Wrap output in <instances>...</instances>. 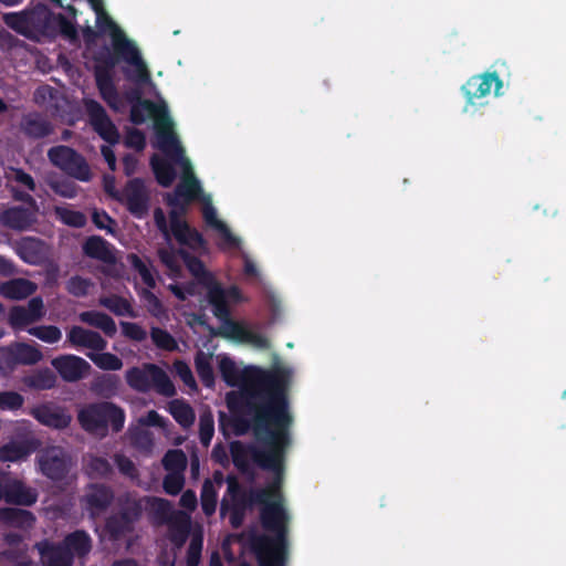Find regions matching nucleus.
<instances>
[{"mask_svg": "<svg viewBox=\"0 0 566 566\" xmlns=\"http://www.w3.org/2000/svg\"><path fill=\"white\" fill-rule=\"evenodd\" d=\"M150 337L155 346L159 349L174 352L178 348L176 339L166 329L153 326L150 329Z\"/></svg>", "mask_w": 566, "mask_h": 566, "instance_id": "nucleus-49", "label": "nucleus"}, {"mask_svg": "<svg viewBox=\"0 0 566 566\" xmlns=\"http://www.w3.org/2000/svg\"><path fill=\"white\" fill-rule=\"evenodd\" d=\"M40 470L48 479L60 482L64 480L71 469V459L61 447H49L38 454Z\"/></svg>", "mask_w": 566, "mask_h": 566, "instance_id": "nucleus-16", "label": "nucleus"}, {"mask_svg": "<svg viewBox=\"0 0 566 566\" xmlns=\"http://www.w3.org/2000/svg\"><path fill=\"white\" fill-rule=\"evenodd\" d=\"M119 377L114 374H104L97 377L92 384V390L103 398L115 396L119 389Z\"/></svg>", "mask_w": 566, "mask_h": 566, "instance_id": "nucleus-38", "label": "nucleus"}, {"mask_svg": "<svg viewBox=\"0 0 566 566\" xmlns=\"http://www.w3.org/2000/svg\"><path fill=\"white\" fill-rule=\"evenodd\" d=\"M125 419L124 409L111 401L88 403L77 415V420L86 432L101 437H106L109 428L114 433L120 432Z\"/></svg>", "mask_w": 566, "mask_h": 566, "instance_id": "nucleus-5", "label": "nucleus"}, {"mask_svg": "<svg viewBox=\"0 0 566 566\" xmlns=\"http://www.w3.org/2000/svg\"><path fill=\"white\" fill-rule=\"evenodd\" d=\"M143 500H127L119 509L118 513L126 517L128 524L135 528V523L138 522L143 515Z\"/></svg>", "mask_w": 566, "mask_h": 566, "instance_id": "nucleus-53", "label": "nucleus"}, {"mask_svg": "<svg viewBox=\"0 0 566 566\" xmlns=\"http://www.w3.org/2000/svg\"><path fill=\"white\" fill-rule=\"evenodd\" d=\"M92 222L97 229L106 230L107 233L115 232L116 221L105 210L95 209L92 213Z\"/></svg>", "mask_w": 566, "mask_h": 566, "instance_id": "nucleus-63", "label": "nucleus"}, {"mask_svg": "<svg viewBox=\"0 0 566 566\" xmlns=\"http://www.w3.org/2000/svg\"><path fill=\"white\" fill-rule=\"evenodd\" d=\"M8 321L13 329H20L33 323L25 307L21 305H14L10 308Z\"/></svg>", "mask_w": 566, "mask_h": 566, "instance_id": "nucleus-57", "label": "nucleus"}, {"mask_svg": "<svg viewBox=\"0 0 566 566\" xmlns=\"http://www.w3.org/2000/svg\"><path fill=\"white\" fill-rule=\"evenodd\" d=\"M95 82L101 97L113 109H117L119 95L113 80V70L118 57L111 52L101 53L95 57Z\"/></svg>", "mask_w": 566, "mask_h": 566, "instance_id": "nucleus-12", "label": "nucleus"}, {"mask_svg": "<svg viewBox=\"0 0 566 566\" xmlns=\"http://www.w3.org/2000/svg\"><path fill=\"white\" fill-rule=\"evenodd\" d=\"M67 340L72 346L84 347L96 352H102L107 347V342L99 333L85 329L81 326H73L69 331Z\"/></svg>", "mask_w": 566, "mask_h": 566, "instance_id": "nucleus-24", "label": "nucleus"}, {"mask_svg": "<svg viewBox=\"0 0 566 566\" xmlns=\"http://www.w3.org/2000/svg\"><path fill=\"white\" fill-rule=\"evenodd\" d=\"M72 559L86 557L92 551V538L84 530L69 533L62 541Z\"/></svg>", "mask_w": 566, "mask_h": 566, "instance_id": "nucleus-29", "label": "nucleus"}, {"mask_svg": "<svg viewBox=\"0 0 566 566\" xmlns=\"http://www.w3.org/2000/svg\"><path fill=\"white\" fill-rule=\"evenodd\" d=\"M24 403V398L17 391H0V409L1 410H18Z\"/></svg>", "mask_w": 566, "mask_h": 566, "instance_id": "nucleus-61", "label": "nucleus"}, {"mask_svg": "<svg viewBox=\"0 0 566 566\" xmlns=\"http://www.w3.org/2000/svg\"><path fill=\"white\" fill-rule=\"evenodd\" d=\"M222 297L221 290L214 289L211 292L210 305L212 306V313L222 322V326L218 329H212L211 334L242 343L248 327L245 324L231 318L229 304H224Z\"/></svg>", "mask_w": 566, "mask_h": 566, "instance_id": "nucleus-14", "label": "nucleus"}, {"mask_svg": "<svg viewBox=\"0 0 566 566\" xmlns=\"http://www.w3.org/2000/svg\"><path fill=\"white\" fill-rule=\"evenodd\" d=\"M200 501L202 512L207 516H210L216 512L218 493L213 486V483L209 479L205 480L202 483Z\"/></svg>", "mask_w": 566, "mask_h": 566, "instance_id": "nucleus-45", "label": "nucleus"}, {"mask_svg": "<svg viewBox=\"0 0 566 566\" xmlns=\"http://www.w3.org/2000/svg\"><path fill=\"white\" fill-rule=\"evenodd\" d=\"M114 500L113 490L105 484H91L83 497L92 515L106 511Z\"/></svg>", "mask_w": 566, "mask_h": 566, "instance_id": "nucleus-21", "label": "nucleus"}, {"mask_svg": "<svg viewBox=\"0 0 566 566\" xmlns=\"http://www.w3.org/2000/svg\"><path fill=\"white\" fill-rule=\"evenodd\" d=\"M22 384L32 390H49L56 385V375L49 367L32 370L22 377Z\"/></svg>", "mask_w": 566, "mask_h": 566, "instance_id": "nucleus-32", "label": "nucleus"}, {"mask_svg": "<svg viewBox=\"0 0 566 566\" xmlns=\"http://www.w3.org/2000/svg\"><path fill=\"white\" fill-rule=\"evenodd\" d=\"M78 317L81 322L102 329L103 333L108 337H113L117 332L114 319L106 313L98 311H86L82 312Z\"/></svg>", "mask_w": 566, "mask_h": 566, "instance_id": "nucleus-34", "label": "nucleus"}, {"mask_svg": "<svg viewBox=\"0 0 566 566\" xmlns=\"http://www.w3.org/2000/svg\"><path fill=\"white\" fill-rule=\"evenodd\" d=\"M21 129L29 138L41 139L51 135L54 127L43 115L31 113L22 118Z\"/></svg>", "mask_w": 566, "mask_h": 566, "instance_id": "nucleus-28", "label": "nucleus"}, {"mask_svg": "<svg viewBox=\"0 0 566 566\" xmlns=\"http://www.w3.org/2000/svg\"><path fill=\"white\" fill-rule=\"evenodd\" d=\"M87 470L94 478H109L113 474V465L103 457H92L87 463Z\"/></svg>", "mask_w": 566, "mask_h": 566, "instance_id": "nucleus-52", "label": "nucleus"}, {"mask_svg": "<svg viewBox=\"0 0 566 566\" xmlns=\"http://www.w3.org/2000/svg\"><path fill=\"white\" fill-rule=\"evenodd\" d=\"M203 537L201 534H195L188 546L186 564L187 566H198L201 558Z\"/></svg>", "mask_w": 566, "mask_h": 566, "instance_id": "nucleus-59", "label": "nucleus"}, {"mask_svg": "<svg viewBox=\"0 0 566 566\" xmlns=\"http://www.w3.org/2000/svg\"><path fill=\"white\" fill-rule=\"evenodd\" d=\"M229 424L233 427V431L237 436H243L249 429H252V419L248 420L243 417H237L230 420L224 412H219V429L224 436H228L227 427Z\"/></svg>", "mask_w": 566, "mask_h": 566, "instance_id": "nucleus-46", "label": "nucleus"}, {"mask_svg": "<svg viewBox=\"0 0 566 566\" xmlns=\"http://www.w3.org/2000/svg\"><path fill=\"white\" fill-rule=\"evenodd\" d=\"M105 528L113 539H119L134 531V527L128 524L126 517H123L118 512L106 518Z\"/></svg>", "mask_w": 566, "mask_h": 566, "instance_id": "nucleus-43", "label": "nucleus"}, {"mask_svg": "<svg viewBox=\"0 0 566 566\" xmlns=\"http://www.w3.org/2000/svg\"><path fill=\"white\" fill-rule=\"evenodd\" d=\"M226 481L228 488L220 503L221 516L228 514L229 507L249 510L255 504L265 503L274 495L281 483L276 480L275 484L270 488H250L245 490L235 475L229 474Z\"/></svg>", "mask_w": 566, "mask_h": 566, "instance_id": "nucleus-7", "label": "nucleus"}, {"mask_svg": "<svg viewBox=\"0 0 566 566\" xmlns=\"http://www.w3.org/2000/svg\"><path fill=\"white\" fill-rule=\"evenodd\" d=\"M31 415L42 424L54 429H64L71 422V416L63 409L50 405L34 407Z\"/></svg>", "mask_w": 566, "mask_h": 566, "instance_id": "nucleus-25", "label": "nucleus"}, {"mask_svg": "<svg viewBox=\"0 0 566 566\" xmlns=\"http://www.w3.org/2000/svg\"><path fill=\"white\" fill-rule=\"evenodd\" d=\"M172 234L181 245H187L190 249L196 250L206 247V240L202 234L196 228H191L188 222L187 229L180 228Z\"/></svg>", "mask_w": 566, "mask_h": 566, "instance_id": "nucleus-42", "label": "nucleus"}, {"mask_svg": "<svg viewBox=\"0 0 566 566\" xmlns=\"http://www.w3.org/2000/svg\"><path fill=\"white\" fill-rule=\"evenodd\" d=\"M175 161L182 164L185 168V175L181 181L176 186L174 193H176L177 197L186 198L192 202L200 199L202 197V188L199 180L192 172L189 160L182 155V158Z\"/></svg>", "mask_w": 566, "mask_h": 566, "instance_id": "nucleus-23", "label": "nucleus"}, {"mask_svg": "<svg viewBox=\"0 0 566 566\" xmlns=\"http://www.w3.org/2000/svg\"><path fill=\"white\" fill-rule=\"evenodd\" d=\"M91 285L90 279L74 275L66 282V291L75 297H85L90 292Z\"/></svg>", "mask_w": 566, "mask_h": 566, "instance_id": "nucleus-56", "label": "nucleus"}, {"mask_svg": "<svg viewBox=\"0 0 566 566\" xmlns=\"http://www.w3.org/2000/svg\"><path fill=\"white\" fill-rule=\"evenodd\" d=\"M163 465L167 471L184 472L187 467V457L180 449L168 450L163 458Z\"/></svg>", "mask_w": 566, "mask_h": 566, "instance_id": "nucleus-48", "label": "nucleus"}, {"mask_svg": "<svg viewBox=\"0 0 566 566\" xmlns=\"http://www.w3.org/2000/svg\"><path fill=\"white\" fill-rule=\"evenodd\" d=\"M126 381L135 390L145 392L151 386L165 397H172L176 394L174 382L167 373L155 364H148L145 369L132 367L126 371Z\"/></svg>", "mask_w": 566, "mask_h": 566, "instance_id": "nucleus-10", "label": "nucleus"}, {"mask_svg": "<svg viewBox=\"0 0 566 566\" xmlns=\"http://www.w3.org/2000/svg\"><path fill=\"white\" fill-rule=\"evenodd\" d=\"M128 437L130 443L139 449H150L153 446L151 433L140 427L129 428Z\"/></svg>", "mask_w": 566, "mask_h": 566, "instance_id": "nucleus-58", "label": "nucleus"}, {"mask_svg": "<svg viewBox=\"0 0 566 566\" xmlns=\"http://www.w3.org/2000/svg\"><path fill=\"white\" fill-rule=\"evenodd\" d=\"M185 485L182 472H170L166 474L163 481L164 491L169 495H178Z\"/></svg>", "mask_w": 566, "mask_h": 566, "instance_id": "nucleus-60", "label": "nucleus"}, {"mask_svg": "<svg viewBox=\"0 0 566 566\" xmlns=\"http://www.w3.org/2000/svg\"><path fill=\"white\" fill-rule=\"evenodd\" d=\"M493 85L494 93L499 96L503 82L496 72H485L471 76L461 87V92L465 97L464 111L468 112L469 107L480 105L478 101L489 95Z\"/></svg>", "mask_w": 566, "mask_h": 566, "instance_id": "nucleus-15", "label": "nucleus"}, {"mask_svg": "<svg viewBox=\"0 0 566 566\" xmlns=\"http://www.w3.org/2000/svg\"><path fill=\"white\" fill-rule=\"evenodd\" d=\"M87 357L101 369L115 371L123 367V360L112 353H87Z\"/></svg>", "mask_w": 566, "mask_h": 566, "instance_id": "nucleus-47", "label": "nucleus"}, {"mask_svg": "<svg viewBox=\"0 0 566 566\" xmlns=\"http://www.w3.org/2000/svg\"><path fill=\"white\" fill-rule=\"evenodd\" d=\"M252 416V431L258 442L263 447L245 446L235 440L230 443V453L234 467L242 473L249 471V459L259 468L272 471L276 474L277 482L281 481L286 451L291 444V427L293 416L287 408V420L281 424L268 420L263 430L258 431L255 424V413H245Z\"/></svg>", "mask_w": 566, "mask_h": 566, "instance_id": "nucleus-2", "label": "nucleus"}, {"mask_svg": "<svg viewBox=\"0 0 566 566\" xmlns=\"http://www.w3.org/2000/svg\"><path fill=\"white\" fill-rule=\"evenodd\" d=\"M178 255L182 259L186 268L197 280V282L208 290L209 286L213 283L214 276L212 273L207 271L205 263L198 256L192 255L185 249H179Z\"/></svg>", "mask_w": 566, "mask_h": 566, "instance_id": "nucleus-30", "label": "nucleus"}, {"mask_svg": "<svg viewBox=\"0 0 566 566\" xmlns=\"http://www.w3.org/2000/svg\"><path fill=\"white\" fill-rule=\"evenodd\" d=\"M84 106L88 116V122L94 132L109 144L101 147V154L109 170L114 171L116 169V156L111 145H115L119 142L118 129L101 103L95 99H84Z\"/></svg>", "mask_w": 566, "mask_h": 566, "instance_id": "nucleus-8", "label": "nucleus"}, {"mask_svg": "<svg viewBox=\"0 0 566 566\" xmlns=\"http://www.w3.org/2000/svg\"><path fill=\"white\" fill-rule=\"evenodd\" d=\"M143 501L146 503V510L154 515L160 523L169 521L172 506L171 503L163 497L145 496Z\"/></svg>", "mask_w": 566, "mask_h": 566, "instance_id": "nucleus-39", "label": "nucleus"}, {"mask_svg": "<svg viewBox=\"0 0 566 566\" xmlns=\"http://www.w3.org/2000/svg\"><path fill=\"white\" fill-rule=\"evenodd\" d=\"M51 363L62 379L69 382L84 378L91 369V365L84 358L75 355H61Z\"/></svg>", "mask_w": 566, "mask_h": 566, "instance_id": "nucleus-18", "label": "nucleus"}, {"mask_svg": "<svg viewBox=\"0 0 566 566\" xmlns=\"http://www.w3.org/2000/svg\"><path fill=\"white\" fill-rule=\"evenodd\" d=\"M128 99L130 102L135 101L130 107V122L135 125H142L147 117H154L155 146L172 160L182 158V147L167 111L160 108L150 99H143L138 90L132 91L128 94Z\"/></svg>", "mask_w": 566, "mask_h": 566, "instance_id": "nucleus-4", "label": "nucleus"}, {"mask_svg": "<svg viewBox=\"0 0 566 566\" xmlns=\"http://www.w3.org/2000/svg\"><path fill=\"white\" fill-rule=\"evenodd\" d=\"M190 528V518L187 515H182L169 525L168 538L176 548L180 549L186 544Z\"/></svg>", "mask_w": 566, "mask_h": 566, "instance_id": "nucleus-36", "label": "nucleus"}, {"mask_svg": "<svg viewBox=\"0 0 566 566\" xmlns=\"http://www.w3.org/2000/svg\"><path fill=\"white\" fill-rule=\"evenodd\" d=\"M43 566H72L73 559L62 542L53 543L43 539L35 544Z\"/></svg>", "mask_w": 566, "mask_h": 566, "instance_id": "nucleus-20", "label": "nucleus"}, {"mask_svg": "<svg viewBox=\"0 0 566 566\" xmlns=\"http://www.w3.org/2000/svg\"><path fill=\"white\" fill-rule=\"evenodd\" d=\"M169 412L184 429L190 428L196 419L192 407L184 400H172L169 403Z\"/></svg>", "mask_w": 566, "mask_h": 566, "instance_id": "nucleus-37", "label": "nucleus"}, {"mask_svg": "<svg viewBox=\"0 0 566 566\" xmlns=\"http://www.w3.org/2000/svg\"><path fill=\"white\" fill-rule=\"evenodd\" d=\"M260 520L262 527L273 535L251 533L248 537L250 551L259 566H286L289 558V515L281 502L261 503Z\"/></svg>", "mask_w": 566, "mask_h": 566, "instance_id": "nucleus-3", "label": "nucleus"}, {"mask_svg": "<svg viewBox=\"0 0 566 566\" xmlns=\"http://www.w3.org/2000/svg\"><path fill=\"white\" fill-rule=\"evenodd\" d=\"M99 304L117 316L135 317L136 314L132 304L119 295L104 296L99 298Z\"/></svg>", "mask_w": 566, "mask_h": 566, "instance_id": "nucleus-41", "label": "nucleus"}, {"mask_svg": "<svg viewBox=\"0 0 566 566\" xmlns=\"http://www.w3.org/2000/svg\"><path fill=\"white\" fill-rule=\"evenodd\" d=\"M210 360L211 356L201 350H199L195 356L196 371L201 382L207 388H212L214 386V373Z\"/></svg>", "mask_w": 566, "mask_h": 566, "instance_id": "nucleus-40", "label": "nucleus"}, {"mask_svg": "<svg viewBox=\"0 0 566 566\" xmlns=\"http://www.w3.org/2000/svg\"><path fill=\"white\" fill-rule=\"evenodd\" d=\"M38 285L24 277L11 279L0 283V295L8 300H24L33 295Z\"/></svg>", "mask_w": 566, "mask_h": 566, "instance_id": "nucleus-27", "label": "nucleus"}, {"mask_svg": "<svg viewBox=\"0 0 566 566\" xmlns=\"http://www.w3.org/2000/svg\"><path fill=\"white\" fill-rule=\"evenodd\" d=\"M128 212L137 218L143 219L148 214L150 207V197L142 178H133L127 181L122 192V200Z\"/></svg>", "mask_w": 566, "mask_h": 566, "instance_id": "nucleus-17", "label": "nucleus"}, {"mask_svg": "<svg viewBox=\"0 0 566 566\" xmlns=\"http://www.w3.org/2000/svg\"><path fill=\"white\" fill-rule=\"evenodd\" d=\"M214 433V420L211 411L202 412L199 417V439L203 447H209Z\"/></svg>", "mask_w": 566, "mask_h": 566, "instance_id": "nucleus-51", "label": "nucleus"}, {"mask_svg": "<svg viewBox=\"0 0 566 566\" xmlns=\"http://www.w3.org/2000/svg\"><path fill=\"white\" fill-rule=\"evenodd\" d=\"M56 216L66 226L83 228L86 224V216L77 210L56 208Z\"/></svg>", "mask_w": 566, "mask_h": 566, "instance_id": "nucleus-54", "label": "nucleus"}, {"mask_svg": "<svg viewBox=\"0 0 566 566\" xmlns=\"http://www.w3.org/2000/svg\"><path fill=\"white\" fill-rule=\"evenodd\" d=\"M219 371L230 387L250 384L240 392L230 391L226 396L232 413H255L256 430L261 431L268 420L281 424L287 420L289 384L291 371L287 368L264 370L258 367L240 369L228 356L219 361Z\"/></svg>", "mask_w": 566, "mask_h": 566, "instance_id": "nucleus-1", "label": "nucleus"}, {"mask_svg": "<svg viewBox=\"0 0 566 566\" xmlns=\"http://www.w3.org/2000/svg\"><path fill=\"white\" fill-rule=\"evenodd\" d=\"M29 334L39 338L42 342L54 344L62 337V332L54 325H42L29 328Z\"/></svg>", "mask_w": 566, "mask_h": 566, "instance_id": "nucleus-50", "label": "nucleus"}, {"mask_svg": "<svg viewBox=\"0 0 566 566\" xmlns=\"http://www.w3.org/2000/svg\"><path fill=\"white\" fill-rule=\"evenodd\" d=\"M27 455V450L22 444L10 442L0 448L1 461H18Z\"/></svg>", "mask_w": 566, "mask_h": 566, "instance_id": "nucleus-62", "label": "nucleus"}, {"mask_svg": "<svg viewBox=\"0 0 566 566\" xmlns=\"http://www.w3.org/2000/svg\"><path fill=\"white\" fill-rule=\"evenodd\" d=\"M17 254L29 264H36L43 252V241L34 237H23L15 243Z\"/></svg>", "mask_w": 566, "mask_h": 566, "instance_id": "nucleus-33", "label": "nucleus"}, {"mask_svg": "<svg viewBox=\"0 0 566 566\" xmlns=\"http://www.w3.org/2000/svg\"><path fill=\"white\" fill-rule=\"evenodd\" d=\"M52 36L54 38L57 34H61L63 38L75 41L77 40V30L67 18H65L62 13L53 14V22H52Z\"/></svg>", "mask_w": 566, "mask_h": 566, "instance_id": "nucleus-44", "label": "nucleus"}, {"mask_svg": "<svg viewBox=\"0 0 566 566\" xmlns=\"http://www.w3.org/2000/svg\"><path fill=\"white\" fill-rule=\"evenodd\" d=\"M39 497L35 489L25 485L19 480H8L6 483L4 501L9 504L31 506Z\"/></svg>", "mask_w": 566, "mask_h": 566, "instance_id": "nucleus-22", "label": "nucleus"}, {"mask_svg": "<svg viewBox=\"0 0 566 566\" xmlns=\"http://www.w3.org/2000/svg\"><path fill=\"white\" fill-rule=\"evenodd\" d=\"M35 522V515L28 510L19 507L0 509V523L9 527L29 531L33 528Z\"/></svg>", "mask_w": 566, "mask_h": 566, "instance_id": "nucleus-26", "label": "nucleus"}, {"mask_svg": "<svg viewBox=\"0 0 566 566\" xmlns=\"http://www.w3.org/2000/svg\"><path fill=\"white\" fill-rule=\"evenodd\" d=\"M122 333L128 339L143 342L147 338V332L137 323L120 322Z\"/></svg>", "mask_w": 566, "mask_h": 566, "instance_id": "nucleus-64", "label": "nucleus"}, {"mask_svg": "<svg viewBox=\"0 0 566 566\" xmlns=\"http://www.w3.org/2000/svg\"><path fill=\"white\" fill-rule=\"evenodd\" d=\"M150 166L157 182L161 187L167 188L172 185L177 174L171 163L159 157L158 155H153L150 158Z\"/></svg>", "mask_w": 566, "mask_h": 566, "instance_id": "nucleus-35", "label": "nucleus"}, {"mask_svg": "<svg viewBox=\"0 0 566 566\" xmlns=\"http://www.w3.org/2000/svg\"><path fill=\"white\" fill-rule=\"evenodd\" d=\"M112 45L115 55L130 66V69L123 70L128 81L139 85L150 82V72L134 42L127 39L123 32H117L113 34Z\"/></svg>", "mask_w": 566, "mask_h": 566, "instance_id": "nucleus-9", "label": "nucleus"}, {"mask_svg": "<svg viewBox=\"0 0 566 566\" xmlns=\"http://www.w3.org/2000/svg\"><path fill=\"white\" fill-rule=\"evenodd\" d=\"M128 260L132 268L140 275L143 283L147 287L154 289L156 286V281L147 264L134 253L129 254Z\"/></svg>", "mask_w": 566, "mask_h": 566, "instance_id": "nucleus-55", "label": "nucleus"}, {"mask_svg": "<svg viewBox=\"0 0 566 566\" xmlns=\"http://www.w3.org/2000/svg\"><path fill=\"white\" fill-rule=\"evenodd\" d=\"M48 158L53 166L76 180L88 182L92 179L86 159L72 147L64 145L51 147L48 150Z\"/></svg>", "mask_w": 566, "mask_h": 566, "instance_id": "nucleus-11", "label": "nucleus"}, {"mask_svg": "<svg viewBox=\"0 0 566 566\" xmlns=\"http://www.w3.org/2000/svg\"><path fill=\"white\" fill-rule=\"evenodd\" d=\"M0 221L10 229L22 231L29 229L34 220L27 208L11 207L0 214Z\"/></svg>", "mask_w": 566, "mask_h": 566, "instance_id": "nucleus-31", "label": "nucleus"}, {"mask_svg": "<svg viewBox=\"0 0 566 566\" xmlns=\"http://www.w3.org/2000/svg\"><path fill=\"white\" fill-rule=\"evenodd\" d=\"M82 252L85 256L107 265H114L117 262L115 247L101 235L86 238L82 244Z\"/></svg>", "mask_w": 566, "mask_h": 566, "instance_id": "nucleus-19", "label": "nucleus"}, {"mask_svg": "<svg viewBox=\"0 0 566 566\" xmlns=\"http://www.w3.org/2000/svg\"><path fill=\"white\" fill-rule=\"evenodd\" d=\"M53 12L44 3H38L30 9L4 15L6 24L17 33L32 41L52 36Z\"/></svg>", "mask_w": 566, "mask_h": 566, "instance_id": "nucleus-6", "label": "nucleus"}, {"mask_svg": "<svg viewBox=\"0 0 566 566\" xmlns=\"http://www.w3.org/2000/svg\"><path fill=\"white\" fill-rule=\"evenodd\" d=\"M43 358L42 352L33 345L15 342L0 346V373L4 376L13 373L20 365L31 366Z\"/></svg>", "mask_w": 566, "mask_h": 566, "instance_id": "nucleus-13", "label": "nucleus"}]
</instances>
